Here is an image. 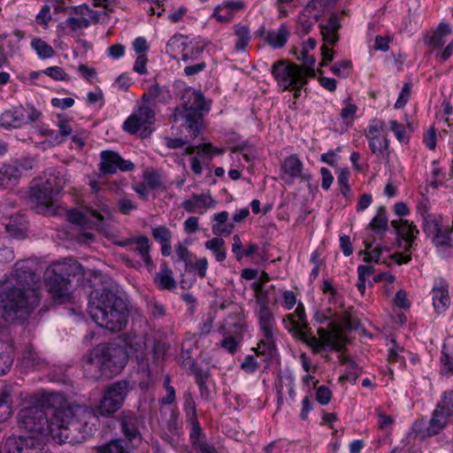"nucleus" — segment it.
I'll return each instance as SVG.
<instances>
[{
    "instance_id": "1",
    "label": "nucleus",
    "mask_w": 453,
    "mask_h": 453,
    "mask_svg": "<svg viewBox=\"0 0 453 453\" xmlns=\"http://www.w3.org/2000/svg\"><path fill=\"white\" fill-rule=\"evenodd\" d=\"M17 416L19 429L39 435H57L68 440L72 433L88 434L97 422L91 408L66 404L62 395L43 393L34 395L26 402Z\"/></svg>"
},
{
    "instance_id": "2",
    "label": "nucleus",
    "mask_w": 453,
    "mask_h": 453,
    "mask_svg": "<svg viewBox=\"0 0 453 453\" xmlns=\"http://www.w3.org/2000/svg\"><path fill=\"white\" fill-rule=\"evenodd\" d=\"M11 282L0 290V318L8 324L22 325L40 304L41 277L34 272L32 261L20 260L15 264Z\"/></svg>"
},
{
    "instance_id": "3",
    "label": "nucleus",
    "mask_w": 453,
    "mask_h": 453,
    "mask_svg": "<svg viewBox=\"0 0 453 453\" xmlns=\"http://www.w3.org/2000/svg\"><path fill=\"white\" fill-rule=\"evenodd\" d=\"M88 312L99 326L111 332L122 331L128 321L126 302L109 288H96L90 292Z\"/></svg>"
},
{
    "instance_id": "4",
    "label": "nucleus",
    "mask_w": 453,
    "mask_h": 453,
    "mask_svg": "<svg viewBox=\"0 0 453 453\" xmlns=\"http://www.w3.org/2000/svg\"><path fill=\"white\" fill-rule=\"evenodd\" d=\"M283 324L289 332H295L299 338L311 349L319 353L326 348L340 351L345 346V339L341 327L335 323H329V329L319 327V337L313 336L308 331L304 306L302 303L297 304L296 311L285 316Z\"/></svg>"
},
{
    "instance_id": "5",
    "label": "nucleus",
    "mask_w": 453,
    "mask_h": 453,
    "mask_svg": "<svg viewBox=\"0 0 453 453\" xmlns=\"http://www.w3.org/2000/svg\"><path fill=\"white\" fill-rule=\"evenodd\" d=\"M128 362L125 346L99 344L84 361L83 370L87 378L98 380L119 373Z\"/></svg>"
},
{
    "instance_id": "6",
    "label": "nucleus",
    "mask_w": 453,
    "mask_h": 453,
    "mask_svg": "<svg viewBox=\"0 0 453 453\" xmlns=\"http://www.w3.org/2000/svg\"><path fill=\"white\" fill-rule=\"evenodd\" d=\"M181 103L173 113V121L184 127L190 139L198 136L203 126L204 114L211 109L210 102L199 89L185 88L180 96Z\"/></svg>"
},
{
    "instance_id": "7",
    "label": "nucleus",
    "mask_w": 453,
    "mask_h": 453,
    "mask_svg": "<svg viewBox=\"0 0 453 453\" xmlns=\"http://www.w3.org/2000/svg\"><path fill=\"white\" fill-rule=\"evenodd\" d=\"M80 265L73 259H65L50 265L45 273V284L49 293L57 302L63 303L71 293L69 277L75 274Z\"/></svg>"
},
{
    "instance_id": "8",
    "label": "nucleus",
    "mask_w": 453,
    "mask_h": 453,
    "mask_svg": "<svg viewBox=\"0 0 453 453\" xmlns=\"http://www.w3.org/2000/svg\"><path fill=\"white\" fill-rule=\"evenodd\" d=\"M272 74L280 87L284 90H293L296 99L301 95V89L308 83L309 77L302 75L296 64L287 60H280L272 66Z\"/></svg>"
},
{
    "instance_id": "9",
    "label": "nucleus",
    "mask_w": 453,
    "mask_h": 453,
    "mask_svg": "<svg viewBox=\"0 0 453 453\" xmlns=\"http://www.w3.org/2000/svg\"><path fill=\"white\" fill-rule=\"evenodd\" d=\"M64 185L63 177L50 174L45 181L35 184L30 188V199L36 204L38 211L48 209L53 204L55 196L61 192Z\"/></svg>"
},
{
    "instance_id": "10",
    "label": "nucleus",
    "mask_w": 453,
    "mask_h": 453,
    "mask_svg": "<svg viewBox=\"0 0 453 453\" xmlns=\"http://www.w3.org/2000/svg\"><path fill=\"white\" fill-rule=\"evenodd\" d=\"M385 122L379 119L370 121L365 131V138L372 154L381 163H388L390 159L389 140L385 131Z\"/></svg>"
},
{
    "instance_id": "11",
    "label": "nucleus",
    "mask_w": 453,
    "mask_h": 453,
    "mask_svg": "<svg viewBox=\"0 0 453 453\" xmlns=\"http://www.w3.org/2000/svg\"><path fill=\"white\" fill-rule=\"evenodd\" d=\"M129 389V382L125 380L109 385L96 408L97 412L104 417L117 412L122 407Z\"/></svg>"
},
{
    "instance_id": "12",
    "label": "nucleus",
    "mask_w": 453,
    "mask_h": 453,
    "mask_svg": "<svg viewBox=\"0 0 453 453\" xmlns=\"http://www.w3.org/2000/svg\"><path fill=\"white\" fill-rule=\"evenodd\" d=\"M421 227L426 236L436 248L447 249L452 246V225H445L441 215L426 220Z\"/></svg>"
},
{
    "instance_id": "13",
    "label": "nucleus",
    "mask_w": 453,
    "mask_h": 453,
    "mask_svg": "<svg viewBox=\"0 0 453 453\" xmlns=\"http://www.w3.org/2000/svg\"><path fill=\"white\" fill-rule=\"evenodd\" d=\"M4 453H50L36 436H10L4 446Z\"/></svg>"
},
{
    "instance_id": "14",
    "label": "nucleus",
    "mask_w": 453,
    "mask_h": 453,
    "mask_svg": "<svg viewBox=\"0 0 453 453\" xmlns=\"http://www.w3.org/2000/svg\"><path fill=\"white\" fill-rule=\"evenodd\" d=\"M155 111L149 105L142 104L123 123V129L130 134H135L142 129H147L155 121Z\"/></svg>"
},
{
    "instance_id": "15",
    "label": "nucleus",
    "mask_w": 453,
    "mask_h": 453,
    "mask_svg": "<svg viewBox=\"0 0 453 453\" xmlns=\"http://www.w3.org/2000/svg\"><path fill=\"white\" fill-rule=\"evenodd\" d=\"M99 170L104 174H113L118 171L128 172L134 168L130 160L124 159L118 152L103 150L100 154Z\"/></svg>"
},
{
    "instance_id": "16",
    "label": "nucleus",
    "mask_w": 453,
    "mask_h": 453,
    "mask_svg": "<svg viewBox=\"0 0 453 453\" xmlns=\"http://www.w3.org/2000/svg\"><path fill=\"white\" fill-rule=\"evenodd\" d=\"M67 219L73 224L99 228L103 224L104 217L100 211L87 208L85 213L77 210L68 211Z\"/></svg>"
},
{
    "instance_id": "17",
    "label": "nucleus",
    "mask_w": 453,
    "mask_h": 453,
    "mask_svg": "<svg viewBox=\"0 0 453 453\" xmlns=\"http://www.w3.org/2000/svg\"><path fill=\"white\" fill-rule=\"evenodd\" d=\"M172 93L168 87L154 83L150 85L142 96V103L150 106L157 104H166L172 100Z\"/></svg>"
},
{
    "instance_id": "18",
    "label": "nucleus",
    "mask_w": 453,
    "mask_h": 453,
    "mask_svg": "<svg viewBox=\"0 0 453 453\" xmlns=\"http://www.w3.org/2000/svg\"><path fill=\"white\" fill-rule=\"evenodd\" d=\"M319 27L324 43L334 45L339 41V30L342 27L340 14L331 13L326 21L319 23Z\"/></svg>"
},
{
    "instance_id": "19",
    "label": "nucleus",
    "mask_w": 453,
    "mask_h": 453,
    "mask_svg": "<svg viewBox=\"0 0 453 453\" xmlns=\"http://www.w3.org/2000/svg\"><path fill=\"white\" fill-rule=\"evenodd\" d=\"M391 226L395 229L397 236L405 242L403 250L409 252L419 231L413 222L400 219L399 220H392Z\"/></svg>"
},
{
    "instance_id": "20",
    "label": "nucleus",
    "mask_w": 453,
    "mask_h": 453,
    "mask_svg": "<svg viewBox=\"0 0 453 453\" xmlns=\"http://www.w3.org/2000/svg\"><path fill=\"white\" fill-rule=\"evenodd\" d=\"M433 305L437 313L444 312L450 304L449 285L441 280L436 281L431 291Z\"/></svg>"
},
{
    "instance_id": "21",
    "label": "nucleus",
    "mask_w": 453,
    "mask_h": 453,
    "mask_svg": "<svg viewBox=\"0 0 453 453\" xmlns=\"http://www.w3.org/2000/svg\"><path fill=\"white\" fill-rule=\"evenodd\" d=\"M213 205L214 201L209 194H194L189 199L181 203V207L188 213H203Z\"/></svg>"
},
{
    "instance_id": "22",
    "label": "nucleus",
    "mask_w": 453,
    "mask_h": 453,
    "mask_svg": "<svg viewBox=\"0 0 453 453\" xmlns=\"http://www.w3.org/2000/svg\"><path fill=\"white\" fill-rule=\"evenodd\" d=\"M245 4L242 1H225L216 6L213 11V16L220 22H230L236 12L242 11Z\"/></svg>"
},
{
    "instance_id": "23",
    "label": "nucleus",
    "mask_w": 453,
    "mask_h": 453,
    "mask_svg": "<svg viewBox=\"0 0 453 453\" xmlns=\"http://www.w3.org/2000/svg\"><path fill=\"white\" fill-rule=\"evenodd\" d=\"M258 310L257 311L259 328L262 333H274L276 331V321L273 312L265 300H258Z\"/></svg>"
},
{
    "instance_id": "24",
    "label": "nucleus",
    "mask_w": 453,
    "mask_h": 453,
    "mask_svg": "<svg viewBox=\"0 0 453 453\" xmlns=\"http://www.w3.org/2000/svg\"><path fill=\"white\" fill-rule=\"evenodd\" d=\"M26 125L23 107H15L4 111L0 115V126L5 129L19 128Z\"/></svg>"
},
{
    "instance_id": "25",
    "label": "nucleus",
    "mask_w": 453,
    "mask_h": 453,
    "mask_svg": "<svg viewBox=\"0 0 453 453\" xmlns=\"http://www.w3.org/2000/svg\"><path fill=\"white\" fill-rule=\"evenodd\" d=\"M450 34V27L446 23H441L436 29L428 32L425 35L424 42L429 47L439 49L445 44L446 37Z\"/></svg>"
},
{
    "instance_id": "26",
    "label": "nucleus",
    "mask_w": 453,
    "mask_h": 453,
    "mask_svg": "<svg viewBox=\"0 0 453 453\" xmlns=\"http://www.w3.org/2000/svg\"><path fill=\"white\" fill-rule=\"evenodd\" d=\"M290 32L286 24H281L277 30L265 33L264 40L273 49H280L287 43Z\"/></svg>"
},
{
    "instance_id": "27",
    "label": "nucleus",
    "mask_w": 453,
    "mask_h": 453,
    "mask_svg": "<svg viewBox=\"0 0 453 453\" xmlns=\"http://www.w3.org/2000/svg\"><path fill=\"white\" fill-rule=\"evenodd\" d=\"M154 282L161 290H173L176 288L177 283L173 278V271L165 262L161 264L160 272L155 274Z\"/></svg>"
},
{
    "instance_id": "28",
    "label": "nucleus",
    "mask_w": 453,
    "mask_h": 453,
    "mask_svg": "<svg viewBox=\"0 0 453 453\" xmlns=\"http://www.w3.org/2000/svg\"><path fill=\"white\" fill-rule=\"evenodd\" d=\"M19 170L13 164L4 165L0 168V188H12L19 183Z\"/></svg>"
},
{
    "instance_id": "29",
    "label": "nucleus",
    "mask_w": 453,
    "mask_h": 453,
    "mask_svg": "<svg viewBox=\"0 0 453 453\" xmlns=\"http://www.w3.org/2000/svg\"><path fill=\"white\" fill-rule=\"evenodd\" d=\"M284 176L287 177L288 180L293 181L302 174L303 163L296 155H291L287 157L281 165Z\"/></svg>"
},
{
    "instance_id": "30",
    "label": "nucleus",
    "mask_w": 453,
    "mask_h": 453,
    "mask_svg": "<svg viewBox=\"0 0 453 453\" xmlns=\"http://www.w3.org/2000/svg\"><path fill=\"white\" fill-rule=\"evenodd\" d=\"M205 43L196 39L189 40L186 48L183 49L181 60L185 63H193L201 61V56L203 54Z\"/></svg>"
},
{
    "instance_id": "31",
    "label": "nucleus",
    "mask_w": 453,
    "mask_h": 453,
    "mask_svg": "<svg viewBox=\"0 0 453 453\" xmlns=\"http://www.w3.org/2000/svg\"><path fill=\"white\" fill-rule=\"evenodd\" d=\"M254 350L257 356H265L266 358L272 359L277 354L274 333H263V338Z\"/></svg>"
},
{
    "instance_id": "32",
    "label": "nucleus",
    "mask_w": 453,
    "mask_h": 453,
    "mask_svg": "<svg viewBox=\"0 0 453 453\" xmlns=\"http://www.w3.org/2000/svg\"><path fill=\"white\" fill-rule=\"evenodd\" d=\"M119 420L121 430L128 440L131 441L139 434L138 420L132 412L123 413Z\"/></svg>"
},
{
    "instance_id": "33",
    "label": "nucleus",
    "mask_w": 453,
    "mask_h": 453,
    "mask_svg": "<svg viewBox=\"0 0 453 453\" xmlns=\"http://www.w3.org/2000/svg\"><path fill=\"white\" fill-rule=\"evenodd\" d=\"M13 346L0 340V376L10 371L13 363Z\"/></svg>"
},
{
    "instance_id": "34",
    "label": "nucleus",
    "mask_w": 453,
    "mask_h": 453,
    "mask_svg": "<svg viewBox=\"0 0 453 453\" xmlns=\"http://www.w3.org/2000/svg\"><path fill=\"white\" fill-rule=\"evenodd\" d=\"M21 364L28 369H39L43 366L44 360L32 346H28L23 350Z\"/></svg>"
},
{
    "instance_id": "35",
    "label": "nucleus",
    "mask_w": 453,
    "mask_h": 453,
    "mask_svg": "<svg viewBox=\"0 0 453 453\" xmlns=\"http://www.w3.org/2000/svg\"><path fill=\"white\" fill-rule=\"evenodd\" d=\"M449 417L443 413V411L435 408L432 412V417L428 421L430 434L437 435L442 432L449 421Z\"/></svg>"
},
{
    "instance_id": "36",
    "label": "nucleus",
    "mask_w": 453,
    "mask_h": 453,
    "mask_svg": "<svg viewBox=\"0 0 453 453\" xmlns=\"http://www.w3.org/2000/svg\"><path fill=\"white\" fill-rule=\"evenodd\" d=\"M215 224L212 232L216 235L230 234L234 229L232 223H227L228 212L226 211L214 214Z\"/></svg>"
},
{
    "instance_id": "37",
    "label": "nucleus",
    "mask_w": 453,
    "mask_h": 453,
    "mask_svg": "<svg viewBox=\"0 0 453 453\" xmlns=\"http://www.w3.org/2000/svg\"><path fill=\"white\" fill-rule=\"evenodd\" d=\"M372 230L376 233H385L388 229V219L387 211L384 206H380L377 209L375 216L372 219L368 225Z\"/></svg>"
},
{
    "instance_id": "38",
    "label": "nucleus",
    "mask_w": 453,
    "mask_h": 453,
    "mask_svg": "<svg viewBox=\"0 0 453 453\" xmlns=\"http://www.w3.org/2000/svg\"><path fill=\"white\" fill-rule=\"evenodd\" d=\"M297 58L303 62L302 65H297L302 75L305 73L306 77L313 78L315 76L314 65L316 60L313 56L309 54L308 49L302 48Z\"/></svg>"
},
{
    "instance_id": "39",
    "label": "nucleus",
    "mask_w": 453,
    "mask_h": 453,
    "mask_svg": "<svg viewBox=\"0 0 453 453\" xmlns=\"http://www.w3.org/2000/svg\"><path fill=\"white\" fill-rule=\"evenodd\" d=\"M234 33L236 36L234 48L236 50H243L249 44L251 35L248 26L236 24L234 26Z\"/></svg>"
},
{
    "instance_id": "40",
    "label": "nucleus",
    "mask_w": 453,
    "mask_h": 453,
    "mask_svg": "<svg viewBox=\"0 0 453 453\" xmlns=\"http://www.w3.org/2000/svg\"><path fill=\"white\" fill-rule=\"evenodd\" d=\"M30 46L41 59L50 58L55 55V50L52 46L40 37H34L30 42Z\"/></svg>"
},
{
    "instance_id": "41",
    "label": "nucleus",
    "mask_w": 453,
    "mask_h": 453,
    "mask_svg": "<svg viewBox=\"0 0 453 453\" xmlns=\"http://www.w3.org/2000/svg\"><path fill=\"white\" fill-rule=\"evenodd\" d=\"M207 250L212 251L218 262H223L226 257L225 241L222 238L214 237L204 243Z\"/></svg>"
},
{
    "instance_id": "42",
    "label": "nucleus",
    "mask_w": 453,
    "mask_h": 453,
    "mask_svg": "<svg viewBox=\"0 0 453 453\" xmlns=\"http://www.w3.org/2000/svg\"><path fill=\"white\" fill-rule=\"evenodd\" d=\"M189 39L180 34L173 35L166 43L165 52L171 56H174L177 51L183 53V49L186 48Z\"/></svg>"
},
{
    "instance_id": "43",
    "label": "nucleus",
    "mask_w": 453,
    "mask_h": 453,
    "mask_svg": "<svg viewBox=\"0 0 453 453\" xmlns=\"http://www.w3.org/2000/svg\"><path fill=\"white\" fill-rule=\"evenodd\" d=\"M5 227L12 236L18 239L24 238L27 229V222L18 218H12Z\"/></svg>"
},
{
    "instance_id": "44",
    "label": "nucleus",
    "mask_w": 453,
    "mask_h": 453,
    "mask_svg": "<svg viewBox=\"0 0 453 453\" xmlns=\"http://www.w3.org/2000/svg\"><path fill=\"white\" fill-rule=\"evenodd\" d=\"M12 400L10 393L4 389L0 393V422H4L10 418L12 414Z\"/></svg>"
},
{
    "instance_id": "45",
    "label": "nucleus",
    "mask_w": 453,
    "mask_h": 453,
    "mask_svg": "<svg viewBox=\"0 0 453 453\" xmlns=\"http://www.w3.org/2000/svg\"><path fill=\"white\" fill-rule=\"evenodd\" d=\"M129 250L135 251L142 259L147 257V259L149 260V254L150 250L149 238L146 235L135 236L134 242Z\"/></svg>"
},
{
    "instance_id": "46",
    "label": "nucleus",
    "mask_w": 453,
    "mask_h": 453,
    "mask_svg": "<svg viewBox=\"0 0 453 453\" xmlns=\"http://www.w3.org/2000/svg\"><path fill=\"white\" fill-rule=\"evenodd\" d=\"M411 430L415 438H418L420 440L434 436V434H430V426L426 419L424 418L416 420L412 424Z\"/></svg>"
},
{
    "instance_id": "47",
    "label": "nucleus",
    "mask_w": 453,
    "mask_h": 453,
    "mask_svg": "<svg viewBox=\"0 0 453 453\" xmlns=\"http://www.w3.org/2000/svg\"><path fill=\"white\" fill-rule=\"evenodd\" d=\"M188 422L190 424V426H191L190 433H189L190 441H191L192 447L195 448L199 443L203 442L205 441L204 440L205 434H203V432L200 426L198 418L190 420Z\"/></svg>"
},
{
    "instance_id": "48",
    "label": "nucleus",
    "mask_w": 453,
    "mask_h": 453,
    "mask_svg": "<svg viewBox=\"0 0 453 453\" xmlns=\"http://www.w3.org/2000/svg\"><path fill=\"white\" fill-rule=\"evenodd\" d=\"M184 411L187 421L197 419L196 404L190 392H185L184 395Z\"/></svg>"
},
{
    "instance_id": "49",
    "label": "nucleus",
    "mask_w": 453,
    "mask_h": 453,
    "mask_svg": "<svg viewBox=\"0 0 453 453\" xmlns=\"http://www.w3.org/2000/svg\"><path fill=\"white\" fill-rule=\"evenodd\" d=\"M338 0H311L305 6V11L311 12L319 11L324 12L327 9L334 8Z\"/></svg>"
},
{
    "instance_id": "50",
    "label": "nucleus",
    "mask_w": 453,
    "mask_h": 453,
    "mask_svg": "<svg viewBox=\"0 0 453 453\" xmlns=\"http://www.w3.org/2000/svg\"><path fill=\"white\" fill-rule=\"evenodd\" d=\"M436 408L450 418L453 415V391L445 392Z\"/></svg>"
},
{
    "instance_id": "51",
    "label": "nucleus",
    "mask_w": 453,
    "mask_h": 453,
    "mask_svg": "<svg viewBox=\"0 0 453 453\" xmlns=\"http://www.w3.org/2000/svg\"><path fill=\"white\" fill-rule=\"evenodd\" d=\"M365 250L364 252V261L365 263L375 262L379 263L380 259V255L382 253L381 247H376L375 249L370 250L372 249V242H368L365 241Z\"/></svg>"
},
{
    "instance_id": "52",
    "label": "nucleus",
    "mask_w": 453,
    "mask_h": 453,
    "mask_svg": "<svg viewBox=\"0 0 453 453\" xmlns=\"http://www.w3.org/2000/svg\"><path fill=\"white\" fill-rule=\"evenodd\" d=\"M99 453H129L119 440H112L98 449Z\"/></svg>"
},
{
    "instance_id": "53",
    "label": "nucleus",
    "mask_w": 453,
    "mask_h": 453,
    "mask_svg": "<svg viewBox=\"0 0 453 453\" xmlns=\"http://www.w3.org/2000/svg\"><path fill=\"white\" fill-rule=\"evenodd\" d=\"M192 372L196 377V382L200 389L201 395H203L205 392H208L206 380L209 377V373L200 368L195 367L194 365L192 367Z\"/></svg>"
},
{
    "instance_id": "54",
    "label": "nucleus",
    "mask_w": 453,
    "mask_h": 453,
    "mask_svg": "<svg viewBox=\"0 0 453 453\" xmlns=\"http://www.w3.org/2000/svg\"><path fill=\"white\" fill-rule=\"evenodd\" d=\"M440 359L441 372L447 375L453 374V355L442 350Z\"/></svg>"
},
{
    "instance_id": "55",
    "label": "nucleus",
    "mask_w": 453,
    "mask_h": 453,
    "mask_svg": "<svg viewBox=\"0 0 453 453\" xmlns=\"http://www.w3.org/2000/svg\"><path fill=\"white\" fill-rule=\"evenodd\" d=\"M349 172L348 169H342L338 175L337 181L340 186L341 193L347 197L350 193V187L349 185Z\"/></svg>"
},
{
    "instance_id": "56",
    "label": "nucleus",
    "mask_w": 453,
    "mask_h": 453,
    "mask_svg": "<svg viewBox=\"0 0 453 453\" xmlns=\"http://www.w3.org/2000/svg\"><path fill=\"white\" fill-rule=\"evenodd\" d=\"M357 111V105L349 102L342 109L340 116L345 123L349 124L353 122Z\"/></svg>"
},
{
    "instance_id": "57",
    "label": "nucleus",
    "mask_w": 453,
    "mask_h": 453,
    "mask_svg": "<svg viewBox=\"0 0 453 453\" xmlns=\"http://www.w3.org/2000/svg\"><path fill=\"white\" fill-rule=\"evenodd\" d=\"M208 268V260L206 257L198 258L195 263L192 262V265H189L188 268V271H196L198 276L200 278H204L206 276V272Z\"/></svg>"
},
{
    "instance_id": "58",
    "label": "nucleus",
    "mask_w": 453,
    "mask_h": 453,
    "mask_svg": "<svg viewBox=\"0 0 453 453\" xmlns=\"http://www.w3.org/2000/svg\"><path fill=\"white\" fill-rule=\"evenodd\" d=\"M143 182L150 188V189H156L161 186V179L156 172H146L143 174Z\"/></svg>"
},
{
    "instance_id": "59",
    "label": "nucleus",
    "mask_w": 453,
    "mask_h": 453,
    "mask_svg": "<svg viewBox=\"0 0 453 453\" xmlns=\"http://www.w3.org/2000/svg\"><path fill=\"white\" fill-rule=\"evenodd\" d=\"M352 67V63L350 60H341L336 62L332 67L331 71L338 77H343L346 75V73L349 71Z\"/></svg>"
},
{
    "instance_id": "60",
    "label": "nucleus",
    "mask_w": 453,
    "mask_h": 453,
    "mask_svg": "<svg viewBox=\"0 0 453 453\" xmlns=\"http://www.w3.org/2000/svg\"><path fill=\"white\" fill-rule=\"evenodd\" d=\"M152 236L159 242H165L167 241H171L172 233L165 226H157L152 228Z\"/></svg>"
},
{
    "instance_id": "61",
    "label": "nucleus",
    "mask_w": 453,
    "mask_h": 453,
    "mask_svg": "<svg viewBox=\"0 0 453 453\" xmlns=\"http://www.w3.org/2000/svg\"><path fill=\"white\" fill-rule=\"evenodd\" d=\"M65 25L73 31H76L81 28L88 27L90 26V21L86 18L69 17L65 20Z\"/></svg>"
},
{
    "instance_id": "62",
    "label": "nucleus",
    "mask_w": 453,
    "mask_h": 453,
    "mask_svg": "<svg viewBox=\"0 0 453 453\" xmlns=\"http://www.w3.org/2000/svg\"><path fill=\"white\" fill-rule=\"evenodd\" d=\"M44 73L55 81H68V75L60 66H50L44 70Z\"/></svg>"
},
{
    "instance_id": "63",
    "label": "nucleus",
    "mask_w": 453,
    "mask_h": 453,
    "mask_svg": "<svg viewBox=\"0 0 453 453\" xmlns=\"http://www.w3.org/2000/svg\"><path fill=\"white\" fill-rule=\"evenodd\" d=\"M411 83H409V82L404 83L403 87L402 88V91L395 104V109H401L406 104V103L408 102V100L411 96Z\"/></svg>"
},
{
    "instance_id": "64",
    "label": "nucleus",
    "mask_w": 453,
    "mask_h": 453,
    "mask_svg": "<svg viewBox=\"0 0 453 453\" xmlns=\"http://www.w3.org/2000/svg\"><path fill=\"white\" fill-rule=\"evenodd\" d=\"M19 170V176L21 178L23 175H27V172L33 169L34 160L29 157L22 158L13 163Z\"/></svg>"
}]
</instances>
